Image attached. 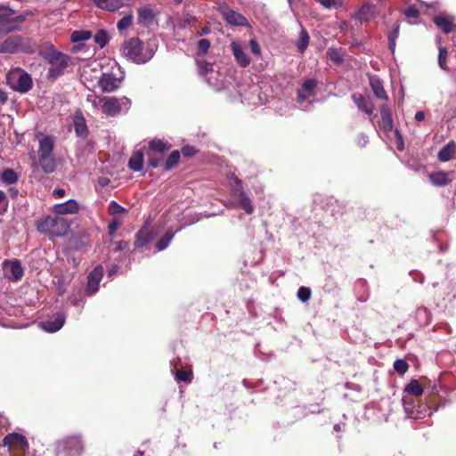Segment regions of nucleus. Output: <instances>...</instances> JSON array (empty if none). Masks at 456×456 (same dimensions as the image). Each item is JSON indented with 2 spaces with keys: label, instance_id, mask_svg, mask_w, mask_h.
Returning <instances> with one entry per match:
<instances>
[{
  "label": "nucleus",
  "instance_id": "1",
  "mask_svg": "<svg viewBox=\"0 0 456 456\" xmlns=\"http://www.w3.org/2000/svg\"><path fill=\"white\" fill-rule=\"evenodd\" d=\"M38 54L51 64V68L48 70V77L53 79L64 73L70 61L69 55L56 50L50 43L42 44L39 46Z\"/></svg>",
  "mask_w": 456,
  "mask_h": 456
},
{
  "label": "nucleus",
  "instance_id": "2",
  "mask_svg": "<svg viewBox=\"0 0 456 456\" xmlns=\"http://www.w3.org/2000/svg\"><path fill=\"white\" fill-rule=\"evenodd\" d=\"M404 392L410 396L405 395L403 397V404L406 413L412 419H419L423 416L430 415L431 410L426 406L417 404L415 399L411 396L419 397L420 396L424 389L419 384V380L411 379L404 387Z\"/></svg>",
  "mask_w": 456,
  "mask_h": 456
},
{
  "label": "nucleus",
  "instance_id": "3",
  "mask_svg": "<svg viewBox=\"0 0 456 456\" xmlns=\"http://www.w3.org/2000/svg\"><path fill=\"white\" fill-rule=\"evenodd\" d=\"M38 232L45 234L48 237H63L68 234L70 230L69 222L57 215L54 216H48L36 224Z\"/></svg>",
  "mask_w": 456,
  "mask_h": 456
},
{
  "label": "nucleus",
  "instance_id": "4",
  "mask_svg": "<svg viewBox=\"0 0 456 456\" xmlns=\"http://www.w3.org/2000/svg\"><path fill=\"white\" fill-rule=\"evenodd\" d=\"M123 55L136 63H145L153 56L151 49L145 48L138 37L125 41L122 47Z\"/></svg>",
  "mask_w": 456,
  "mask_h": 456
},
{
  "label": "nucleus",
  "instance_id": "5",
  "mask_svg": "<svg viewBox=\"0 0 456 456\" xmlns=\"http://www.w3.org/2000/svg\"><path fill=\"white\" fill-rule=\"evenodd\" d=\"M172 145L165 140L154 138L149 142V148L146 151L148 158V167L157 168L164 162V158Z\"/></svg>",
  "mask_w": 456,
  "mask_h": 456
},
{
  "label": "nucleus",
  "instance_id": "6",
  "mask_svg": "<svg viewBox=\"0 0 456 456\" xmlns=\"http://www.w3.org/2000/svg\"><path fill=\"white\" fill-rule=\"evenodd\" d=\"M34 52V44L26 37L11 36L0 43V53H32Z\"/></svg>",
  "mask_w": 456,
  "mask_h": 456
},
{
  "label": "nucleus",
  "instance_id": "7",
  "mask_svg": "<svg viewBox=\"0 0 456 456\" xmlns=\"http://www.w3.org/2000/svg\"><path fill=\"white\" fill-rule=\"evenodd\" d=\"M102 111L108 117H115L118 115L122 110H127L131 105V101L126 97H108L102 99Z\"/></svg>",
  "mask_w": 456,
  "mask_h": 456
},
{
  "label": "nucleus",
  "instance_id": "8",
  "mask_svg": "<svg viewBox=\"0 0 456 456\" xmlns=\"http://www.w3.org/2000/svg\"><path fill=\"white\" fill-rule=\"evenodd\" d=\"M104 269L102 265H96L87 276V284L86 287V295L92 296L99 289L100 282L103 277Z\"/></svg>",
  "mask_w": 456,
  "mask_h": 456
},
{
  "label": "nucleus",
  "instance_id": "9",
  "mask_svg": "<svg viewBox=\"0 0 456 456\" xmlns=\"http://www.w3.org/2000/svg\"><path fill=\"white\" fill-rule=\"evenodd\" d=\"M3 444L10 449H16L24 453L28 449L27 438L19 433H11L6 435L3 439Z\"/></svg>",
  "mask_w": 456,
  "mask_h": 456
},
{
  "label": "nucleus",
  "instance_id": "10",
  "mask_svg": "<svg viewBox=\"0 0 456 456\" xmlns=\"http://www.w3.org/2000/svg\"><path fill=\"white\" fill-rule=\"evenodd\" d=\"M221 14L225 21L232 26H248V21L245 16L231 9L228 5L221 8Z\"/></svg>",
  "mask_w": 456,
  "mask_h": 456
},
{
  "label": "nucleus",
  "instance_id": "11",
  "mask_svg": "<svg viewBox=\"0 0 456 456\" xmlns=\"http://www.w3.org/2000/svg\"><path fill=\"white\" fill-rule=\"evenodd\" d=\"M25 20L26 15L24 14L12 17L11 20H0V38L8 33L20 30V24L25 21Z\"/></svg>",
  "mask_w": 456,
  "mask_h": 456
},
{
  "label": "nucleus",
  "instance_id": "12",
  "mask_svg": "<svg viewBox=\"0 0 456 456\" xmlns=\"http://www.w3.org/2000/svg\"><path fill=\"white\" fill-rule=\"evenodd\" d=\"M318 86V81L314 78H308L303 84L301 88L297 90V101L298 103H303L309 97L314 96L315 89Z\"/></svg>",
  "mask_w": 456,
  "mask_h": 456
},
{
  "label": "nucleus",
  "instance_id": "13",
  "mask_svg": "<svg viewBox=\"0 0 456 456\" xmlns=\"http://www.w3.org/2000/svg\"><path fill=\"white\" fill-rule=\"evenodd\" d=\"M73 126L76 135L82 139H86L88 136L89 131L86 125V118L81 110L76 112L73 118Z\"/></svg>",
  "mask_w": 456,
  "mask_h": 456
},
{
  "label": "nucleus",
  "instance_id": "14",
  "mask_svg": "<svg viewBox=\"0 0 456 456\" xmlns=\"http://www.w3.org/2000/svg\"><path fill=\"white\" fill-rule=\"evenodd\" d=\"M78 203L75 200H69L66 202L55 204L53 208V212L58 216L76 214L78 212Z\"/></svg>",
  "mask_w": 456,
  "mask_h": 456
},
{
  "label": "nucleus",
  "instance_id": "15",
  "mask_svg": "<svg viewBox=\"0 0 456 456\" xmlns=\"http://www.w3.org/2000/svg\"><path fill=\"white\" fill-rule=\"evenodd\" d=\"M230 46L238 65L241 68L248 67L250 64V58L244 52L243 47L234 41L231 43Z\"/></svg>",
  "mask_w": 456,
  "mask_h": 456
},
{
  "label": "nucleus",
  "instance_id": "16",
  "mask_svg": "<svg viewBox=\"0 0 456 456\" xmlns=\"http://www.w3.org/2000/svg\"><path fill=\"white\" fill-rule=\"evenodd\" d=\"M65 322V316L57 313L52 319L42 322V328L47 332H56L62 328Z\"/></svg>",
  "mask_w": 456,
  "mask_h": 456
},
{
  "label": "nucleus",
  "instance_id": "17",
  "mask_svg": "<svg viewBox=\"0 0 456 456\" xmlns=\"http://www.w3.org/2000/svg\"><path fill=\"white\" fill-rule=\"evenodd\" d=\"M54 140L49 135H44L39 140L38 157L53 156Z\"/></svg>",
  "mask_w": 456,
  "mask_h": 456
},
{
  "label": "nucleus",
  "instance_id": "18",
  "mask_svg": "<svg viewBox=\"0 0 456 456\" xmlns=\"http://www.w3.org/2000/svg\"><path fill=\"white\" fill-rule=\"evenodd\" d=\"M6 265L10 266L11 276L8 278L12 281H20L24 275V270L21 266L20 262L18 259H14L12 261L4 260L3 263V267L4 268Z\"/></svg>",
  "mask_w": 456,
  "mask_h": 456
},
{
  "label": "nucleus",
  "instance_id": "19",
  "mask_svg": "<svg viewBox=\"0 0 456 456\" xmlns=\"http://www.w3.org/2000/svg\"><path fill=\"white\" fill-rule=\"evenodd\" d=\"M156 17V12L150 7L138 9V24L142 27H150Z\"/></svg>",
  "mask_w": 456,
  "mask_h": 456
},
{
  "label": "nucleus",
  "instance_id": "20",
  "mask_svg": "<svg viewBox=\"0 0 456 456\" xmlns=\"http://www.w3.org/2000/svg\"><path fill=\"white\" fill-rule=\"evenodd\" d=\"M449 175L450 173L445 171H436L429 174L428 178L433 185L444 187L452 183V179L449 177Z\"/></svg>",
  "mask_w": 456,
  "mask_h": 456
},
{
  "label": "nucleus",
  "instance_id": "21",
  "mask_svg": "<svg viewBox=\"0 0 456 456\" xmlns=\"http://www.w3.org/2000/svg\"><path fill=\"white\" fill-rule=\"evenodd\" d=\"M370 86L377 98L385 101L388 100V96L384 89L383 82L378 76L370 77Z\"/></svg>",
  "mask_w": 456,
  "mask_h": 456
},
{
  "label": "nucleus",
  "instance_id": "22",
  "mask_svg": "<svg viewBox=\"0 0 456 456\" xmlns=\"http://www.w3.org/2000/svg\"><path fill=\"white\" fill-rule=\"evenodd\" d=\"M99 86L104 93L114 92L118 89V84L116 77L109 74H103L99 80Z\"/></svg>",
  "mask_w": 456,
  "mask_h": 456
},
{
  "label": "nucleus",
  "instance_id": "23",
  "mask_svg": "<svg viewBox=\"0 0 456 456\" xmlns=\"http://www.w3.org/2000/svg\"><path fill=\"white\" fill-rule=\"evenodd\" d=\"M380 126L386 132H390L393 130L394 123H393V118L392 113L387 105H382L380 107Z\"/></svg>",
  "mask_w": 456,
  "mask_h": 456
},
{
  "label": "nucleus",
  "instance_id": "24",
  "mask_svg": "<svg viewBox=\"0 0 456 456\" xmlns=\"http://www.w3.org/2000/svg\"><path fill=\"white\" fill-rule=\"evenodd\" d=\"M456 153V142L450 141L438 152L437 159L442 162H447L453 159Z\"/></svg>",
  "mask_w": 456,
  "mask_h": 456
},
{
  "label": "nucleus",
  "instance_id": "25",
  "mask_svg": "<svg viewBox=\"0 0 456 456\" xmlns=\"http://www.w3.org/2000/svg\"><path fill=\"white\" fill-rule=\"evenodd\" d=\"M152 239V232L147 227H143L136 232L134 246L135 248L144 247L149 244Z\"/></svg>",
  "mask_w": 456,
  "mask_h": 456
},
{
  "label": "nucleus",
  "instance_id": "26",
  "mask_svg": "<svg viewBox=\"0 0 456 456\" xmlns=\"http://www.w3.org/2000/svg\"><path fill=\"white\" fill-rule=\"evenodd\" d=\"M32 87V78L26 73L22 72L19 75L16 85L13 86L14 90L20 93H27Z\"/></svg>",
  "mask_w": 456,
  "mask_h": 456
},
{
  "label": "nucleus",
  "instance_id": "27",
  "mask_svg": "<svg viewBox=\"0 0 456 456\" xmlns=\"http://www.w3.org/2000/svg\"><path fill=\"white\" fill-rule=\"evenodd\" d=\"M126 0H93L94 4L109 12H115L118 10Z\"/></svg>",
  "mask_w": 456,
  "mask_h": 456
},
{
  "label": "nucleus",
  "instance_id": "28",
  "mask_svg": "<svg viewBox=\"0 0 456 456\" xmlns=\"http://www.w3.org/2000/svg\"><path fill=\"white\" fill-rule=\"evenodd\" d=\"M352 100L360 110L363 111L367 115H371L373 113L372 104H369L368 101L362 94L359 93L354 94L352 95Z\"/></svg>",
  "mask_w": 456,
  "mask_h": 456
},
{
  "label": "nucleus",
  "instance_id": "29",
  "mask_svg": "<svg viewBox=\"0 0 456 456\" xmlns=\"http://www.w3.org/2000/svg\"><path fill=\"white\" fill-rule=\"evenodd\" d=\"M143 152L141 151H134L128 160V167L134 172L141 171L143 167Z\"/></svg>",
  "mask_w": 456,
  "mask_h": 456
},
{
  "label": "nucleus",
  "instance_id": "30",
  "mask_svg": "<svg viewBox=\"0 0 456 456\" xmlns=\"http://www.w3.org/2000/svg\"><path fill=\"white\" fill-rule=\"evenodd\" d=\"M434 23L441 28L445 34H449L453 30L455 25L452 20L447 16L438 15L434 18Z\"/></svg>",
  "mask_w": 456,
  "mask_h": 456
},
{
  "label": "nucleus",
  "instance_id": "31",
  "mask_svg": "<svg viewBox=\"0 0 456 456\" xmlns=\"http://www.w3.org/2000/svg\"><path fill=\"white\" fill-rule=\"evenodd\" d=\"M38 162L45 174H52L56 169V160L53 156L38 157Z\"/></svg>",
  "mask_w": 456,
  "mask_h": 456
},
{
  "label": "nucleus",
  "instance_id": "32",
  "mask_svg": "<svg viewBox=\"0 0 456 456\" xmlns=\"http://www.w3.org/2000/svg\"><path fill=\"white\" fill-rule=\"evenodd\" d=\"M239 196V205L240 207L245 210V212L248 215L252 214L254 211V207L251 203L249 197L247 195L246 191L243 188H240L238 192Z\"/></svg>",
  "mask_w": 456,
  "mask_h": 456
},
{
  "label": "nucleus",
  "instance_id": "33",
  "mask_svg": "<svg viewBox=\"0 0 456 456\" xmlns=\"http://www.w3.org/2000/svg\"><path fill=\"white\" fill-rule=\"evenodd\" d=\"M181 153L179 151H173L166 160L163 162V167L165 171H169L175 168L180 160Z\"/></svg>",
  "mask_w": 456,
  "mask_h": 456
},
{
  "label": "nucleus",
  "instance_id": "34",
  "mask_svg": "<svg viewBox=\"0 0 456 456\" xmlns=\"http://www.w3.org/2000/svg\"><path fill=\"white\" fill-rule=\"evenodd\" d=\"M0 179L6 184H13L17 183L19 175L13 169L6 168L1 173Z\"/></svg>",
  "mask_w": 456,
  "mask_h": 456
},
{
  "label": "nucleus",
  "instance_id": "35",
  "mask_svg": "<svg viewBox=\"0 0 456 456\" xmlns=\"http://www.w3.org/2000/svg\"><path fill=\"white\" fill-rule=\"evenodd\" d=\"M309 35L305 28L299 33V37L297 40L296 45L300 53H304L309 45Z\"/></svg>",
  "mask_w": 456,
  "mask_h": 456
},
{
  "label": "nucleus",
  "instance_id": "36",
  "mask_svg": "<svg viewBox=\"0 0 456 456\" xmlns=\"http://www.w3.org/2000/svg\"><path fill=\"white\" fill-rule=\"evenodd\" d=\"M92 32L89 30H75L71 33L70 41L73 43L84 42L91 38Z\"/></svg>",
  "mask_w": 456,
  "mask_h": 456
},
{
  "label": "nucleus",
  "instance_id": "37",
  "mask_svg": "<svg viewBox=\"0 0 456 456\" xmlns=\"http://www.w3.org/2000/svg\"><path fill=\"white\" fill-rule=\"evenodd\" d=\"M173 238L174 232L172 231L166 232V233L159 239V240L156 244V248H158V250H164L169 245Z\"/></svg>",
  "mask_w": 456,
  "mask_h": 456
},
{
  "label": "nucleus",
  "instance_id": "38",
  "mask_svg": "<svg viewBox=\"0 0 456 456\" xmlns=\"http://www.w3.org/2000/svg\"><path fill=\"white\" fill-rule=\"evenodd\" d=\"M447 56H448V51H447L446 47L440 46L439 53H438V65L443 70H445V71L449 70V68L447 65Z\"/></svg>",
  "mask_w": 456,
  "mask_h": 456
},
{
  "label": "nucleus",
  "instance_id": "39",
  "mask_svg": "<svg viewBox=\"0 0 456 456\" xmlns=\"http://www.w3.org/2000/svg\"><path fill=\"white\" fill-rule=\"evenodd\" d=\"M175 377L178 382L182 381L185 383H190L193 379V374L191 370H186L182 369L176 370Z\"/></svg>",
  "mask_w": 456,
  "mask_h": 456
},
{
  "label": "nucleus",
  "instance_id": "40",
  "mask_svg": "<svg viewBox=\"0 0 456 456\" xmlns=\"http://www.w3.org/2000/svg\"><path fill=\"white\" fill-rule=\"evenodd\" d=\"M94 40L101 48H103L108 44L110 38L105 30L100 29L95 33Z\"/></svg>",
  "mask_w": 456,
  "mask_h": 456
},
{
  "label": "nucleus",
  "instance_id": "41",
  "mask_svg": "<svg viewBox=\"0 0 456 456\" xmlns=\"http://www.w3.org/2000/svg\"><path fill=\"white\" fill-rule=\"evenodd\" d=\"M399 30H400V25L395 24L394 29L389 32L388 37H387L389 49L391 50L392 53H394L395 50V45H396L395 41H396L397 37H399Z\"/></svg>",
  "mask_w": 456,
  "mask_h": 456
},
{
  "label": "nucleus",
  "instance_id": "42",
  "mask_svg": "<svg viewBox=\"0 0 456 456\" xmlns=\"http://www.w3.org/2000/svg\"><path fill=\"white\" fill-rule=\"evenodd\" d=\"M327 55L331 61L338 65L341 64L344 61L342 54L336 48L328 49Z\"/></svg>",
  "mask_w": 456,
  "mask_h": 456
},
{
  "label": "nucleus",
  "instance_id": "43",
  "mask_svg": "<svg viewBox=\"0 0 456 456\" xmlns=\"http://www.w3.org/2000/svg\"><path fill=\"white\" fill-rule=\"evenodd\" d=\"M134 16L132 14H127L120 19L117 23V28L119 31L125 30L128 28L133 23Z\"/></svg>",
  "mask_w": 456,
  "mask_h": 456
},
{
  "label": "nucleus",
  "instance_id": "44",
  "mask_svg": "<svg viewBox=\"0 0 456 456\" xmlns=\"http://www.w3.org/2000/svg\"><path fill=\"white\" fill-rule=\"evenodd\" d=\"M394 369L399 375H403L408 371L409 364L405 360L397 359L394 362Z\"/></svg>",
  "mask_w": 456,
  "mask_h": 456
},
{
  "label": "nucleus",
  "instance_id": "45",
  "mask_svg": "<svg viewBox=\"0 0 456 456\" xmlns=\"http://www.w3.org/2000/svg\"><path fill=\"white\" fill-rule=\"evenodd\" d=\"M210 47V42L208 39H206V38H202L200 39L199 42H198V51H197V54L199 56H203L205 55L208 49Z\"/></svg>",
  "mask_w": 456,
  "mask_h": 456
},
{
  "label": "nucleus",
  "instance_id": "46",
  "mask_svg": "<svg viewBox=\"0 0 456 456\" xmlns=\"http://www.w3.org/2000/svg\"><path fill=\"white\" fill-rule=\"evenodd\" d=\"M197 65L201 75H207L213 70L212 65L206 61H197Z\"/></svg>",
  "mask_w": 456,
  "mask_h": 456
},
{
  "label": "nucleus",
  "instance_id": "47",
  "mask_svg": "<svg viewBox=\"0 0 456 456\" xmlns=\"http://www.w3.org/2000/svg\"><path fill=\"white\" fill-rule=\"evenodd\" d=\"M311 289L307 287H300L297 290V297L302 302H307L311 297Z\"/></svg>",
  "mask_w": 456,
  "mask_h": 456
},
{
  "label": "nucleus",
  "instance_id": "48",
  "mask_svg": "<svg viewBox=\"0 0 456 456\" xmlns=\"http://www.w3.org/2000/svg\"><path fill=\"white\" fill-rule=\"evenodd\" d=\"M199 152V150L191 145H184L181 149V152L185 158H191Z\"/></svg>",
  "mask_w": 456,
  "mask_h": 456
},
{
  "label": "nucleus",
  "instance_id": "49",
  "mask_svg": "<svg viewBox=\"0 0 456 456\" xmlns=\"http://www.w3.org/2000/svg\"><path fill=\"white\" fill-rule=\"evenodd\" d=\"M109 212L110 215H118L125 212V208L113 200L109 205Z\"/></svg>",
  "mask_w": 456,
  "mask_h": 456
},
{
  "label": "nucleus",
  "instance_id": "50",
  "mask_svg": "<svg viewBox=\"0 0 456 456\" xmlns=\"http://www.w3.org/2000/svg\"><path fill=\"white\" fill-rule=\"evenodd\" d=\"M8 207V199L6 194L0 190V215H4Z\"/></svg>",
  "mask_w": 456,
  "mask_h": 456
},
{
  "label": "nucleus",
  "instance_id": "51",
  "mask_svg": "<svg viewBox=\"0 0 456 456\" xmlns=\"http://www.w3.org/2000/svg\"><path fill=\"white\" fill-rule=\"evenodd\" d=\"M404 14L407 18L417 19L419 17V11L416 7L411 6L404 11Z\"/></svg>",
  "mask_w": 456,
  "mask_h": 456
},
{
  "label": "nucleus",
  "instance_id": "52",
  "mask_svg": "<svg viewBox=\"0 0 456 456\" xmlns=\"http://www.w3.org/2000/svg\"><path fill=\"white\" fill-rule=\"evenodd\" d=\"M12 14V11L11 9L0 6V20H11L12 18L11 17Z\"/></svg>",
  "mask_w": 456,
  "mask_h": 456
},
{
  "label": "nucleus",
  "instance_id": "53",
  "mask_svg": "<svg viewBox=\"0 0 456 456\" xmlns=\"http://www.w3.org/2000/svg\"><path fill=\"white\" fill-rule=\"evenodd\" d=\"M72 444L79 450L81 448V441L78 437L72 436L66 440V445Z\"/></svg>",
  "mask_w": 456,
  "mask_h": 456
},
{
  "label": "nucleus",
  "instance_id": "54",
  "mask_svg": "<svg viewBox=\"0 0 456 456\" xmlns=\"http://www.w3.org/2000/svg\"><path fill=\"white\" fill-rule=\"evenodd\" d=\"M229 177H230L231 180H233L234 183H235L236 188L233 189L234 193H238L239 190L240 188H243L242 187V181L240 178H238L234 174H231Z\"/></svg>",
  "mask_w": 456,
  "mask_h": 456
},
{
  "label": "nucleus",
  "instance_id": "55",
  "mask_svg": "<svg viewBox=\"0 0 456 456\" xmlns=\"http://www.w3.org/2000/svg\"><path fill=\"white\" fill-rule=\"evenodd\" d=\"M249 46H250V49H251V52L256 54V55H258L260 54V46L258 45V43L255 40V39H251L249 41Z\"/></svg>",
  "mask_w": 456,
  "mask_h": 456
},
{
  "label": "nucleus",
  "instance_id": "56",
  "mask_svg": "<svg viewBox=\"0 0 456 456\" xmlns=\"http://www.w3.org/2000/svg\"><path fill=\"white\" fill-rule=\"evenodd\" d=\"M118 228V223L117 221H112L108 225L109 233L112 235L117 229Z\"/></svg>",
  "mask_w": 456,
  "mask_h": 456
},
{
  "label": "nucleus",
  "instance_id": "57",
  "mask_svg": "<svg viewBox=\"0 0 456 456\" xmlns=\"http://www.w3.org/2000/svg\"><path fill=\"white\" fill-rule=\"evenodd\" d=\"M116 245H117L116 251H122L128 247V243L125 240H120V241L117 242Z\"/></svg>",
  "mask_w": 456,
  "mask_h": 456
},
{
  "label": "nucleus",
  "instance_id": "58",
  "mask_svg": "<svg viewBox=\"0 0 456 456\" xmlns=\"http://www.w3.org/2000/svg\"><path fill=\"white\" fill-rule=\"evenodd\" d=\"M321 4L326 8H330L336 5V0H321Z\"/></svg>",
  "mask_w": 456,
  "mask_h": 456
},
{
  "label": "nucleus",
  "instance_id": "59",
  "mask_svg": "<svg viewBox=\"0 0 456 456\" xmlns=\"http://www.w3.org/2000/svg\"><path fill=\"white\" fill-rule=\"evenodd\" d=\"M53 194L58 198H62L65 195V190L61 188L54 189Z\"/></svg>",
  "mask_w": 456,
  "mask_h": 456
},
{
  "label": "nucleus",
  "instance_id": "60",
  "mask_svg": "<svg viewBox=\"0 0 456 456\" xmlns=\"http://www.w3.org/2000/svg\"><path fill=\"white\" fill-rule=\"evenodd\" d=\"M7 94L3 89H0V102L2 104H4L7 102Z\"/></svg>",
  "mask_w": 456,
  "mask_h": 456
},
{
  "label": "nucleus",
  "instance_id": "61",
  "mask_svg": "<svg viewBox=\"0 0 456 456\" xmlns=\"http://www.w3.org/2000/svg\"><path fill=\"white\" fill-rule=\"evenodd\" d=\"M415 119L417 121H422L425 119V113L423 111H418L415 114Z\"/></svg>",
  "mask_w": 456,
  "mask_h": 456
},
{
  "label": "nucleus",
  "instance_id": "62",
  "mask_svg": "<svg viewBox=\"0 0 456 456\" xmlns=\"http://www.w3.org/2000/svg\"><path fill=\"white\" fill-rule=\"evenodd\" d=\"M9 192L11 193L12 198H15V197H17L19 191L15 188H10Z\"/></svg>",
  "mask_w": 456,
  "mask_h": 456
},
{
  "label": "nucleus",
  "instance_id": "63",
  "mask_svg": "<svg viewBox=\"0 0 456 456\" xmlns=\"http://www.w3.org/2000/svg\"><path fill=\"white\" fill-rule=\"evenodd\" d=\"M209 31H210L209 28L206 26V27L201 28L200 32H198V35L201 36V35H204V34H208Z\"/></svg>",
  "mask_w": 456,
  "mask_h": 456
},
{
  "label": "nucleus",
  "instance_id": "64",
  "mask_svg": "<svg viewBox=\"0 0 456 456\" xmlns=\"http://www.w3.org/2000/svg\"><path fill=\"white\" fill-rule=\"evenodd\" d=\"M110 180L108 178H100L99 183L102 186H105L109 183Z\"/></svg>",
  "mask_w": 456,
  "mask_h": 456
}]
</instances>
